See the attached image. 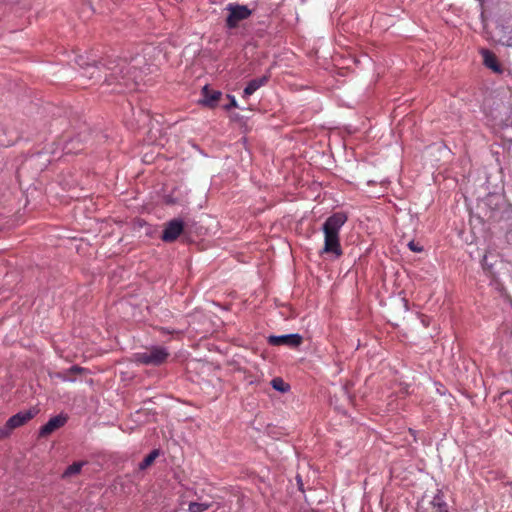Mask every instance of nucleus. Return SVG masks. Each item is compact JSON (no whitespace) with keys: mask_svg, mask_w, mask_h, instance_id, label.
<instances>
[{"mask_svg":"<svg viewBox=\"0 0 512 512\" xmlns=\"http://www.w3.org/2000/svg\"><path fill=\"white\" fill-rule=\"evenodd\" d=\"M87 69L92 70V72H90V77H93L96 71L100 72V68L96 65H89Z\"/></svg>","mask_w":512,"mask_h":512,"instance_id":"22","label":"nucleus"},{"mask_svg":"<svg viewBox=\"0 0 512 512\" xmlns=\"http://www.w3.org/2000/svg\"><path fill=\"white\" fill-rule=\"evenodd\" d=\"M408 247L411 251L416 252V242L415 240H411L408 243Z\"/></svg>","mask_w":512,"mask_h":512,"instance_id":"23","label":"nucleus"},{"mask_svg":"<svg viewBox=\"0 0 512 512\" xmlns=\"http://www.w3.org/2000/svg\"><path fill=\"white\" fill-rule=\"evenodd\" d=\"M272 387L279 392H287L290 388L289 384H287L282 378L276 377L271 381Z\"/></svg>","mask_w":512,"mask_h":512,"instance_id":"16","label":"nucleus"},{"mask_svg":"<svg viewBox=\"0 0 512 512\" xmlns=\"http://www.w3.org/2000/svg\"><path fill=\"white\" fill-rule=\"evenodd\" d=\"M303 342V338L299 334H287L275 336L271 335L268 337V343L273 346L285 345L288 347L296 348Z\"/></svg>","mask_w":512,"mask_h":512,"instance_id":"6","label":"nucleus"},{"mask_svg":"<svg viewBox=\"0 0 512 512\" xmlns=\"http://www.w3.org/2000/svg\"><path fill=\"white\" fill-rule=\"evenodd\" d=\"M85 464V462H74L73 464H71L70 466H68L66 468V470L64 471L62 477L63 478H68V477H71L73 475H76L78 473H80L83 465Z\"/></svg>","mask_w":512,"mask_h":512,"instance_id":"14","label":"nucleus"},{"mask_svg":"<svg viewBox=\"0 0 512 512\" xmlns=\"http://www.w3.org/2000/svg\"><path fill=\"white\" fill-rule=\"evenodd\" d=\"M35 416V412L32 410L20 411L17 414L10 417L7 424L12 430L23 426Z\"/></svg>","mask_w":512,"mask_h":512,"instance_id":"8","label":"nucleus"},{"mask_svg":"<svg viewBox=\"0 0 512 512\" xmlns=\"http://www.w3.org/2000/svg\"><path fill=\"white\" fill-rule=\"evenodd\" d=\"M227 97L230 99V103L228 105H226V107H225L226 109L238 107L237 101L234 96L228 95Z\"/></svg>","mask_w":512,"mask_h":512,"instance_id":"20","label":"nucleus"},{"mask_svg":"<svg viewBox=\"0 0 512 512\" xmlns=\"http://www.w3.org/2000/svg\"><path fill=\"white\" fill-rule=\"evenodd\" d=\"M202 96H203V99L201 100V102L205 106L214 108L217 106V104L222 96V93L217 90H212L208 86H204L202 89Z\"/></svg>","mask_w":512,"mask_h":512,"instance_id":"10","label":"nucleus"},{"mask_svg":"<svg viewBox=\"0 0 512 512\" xmlns=\"http://www.w3.org/2000/svg\"><path fill=\"white\" fill-rule=\"evenodd\" d=\"M11 432L12 428H10L6 423L4 427L0 428V439L9 436Z\"/></svg>","mask_w":512,"mask_h":512,"instance_id":"18","label":"nucleus"},{"mask_svg":"<svg viewBox=\"0 0 512 512\" xmlns=\"http://www.w3.org/2000/svg\"><path fill=\"white\" fill-rule=\"evenodd\" d=\"M184 222L180 219H172L165 224L161 239L164 242H174L183 232Z\"/></svg>","mask_w":512,"mask_h":512,"instance_id":"5","label":"nucleus"},{"mask_svg":"<svg viewBox=\"0 0 512 512\" xmlns=\"http://www.w3.org/2000/svg\"><path fill=\"white\" fill-rule=\"evenodd\" d=\"M431 512H448L447 504L439 496H435L430 502Z\"/></svg>","mask_w":512,"mask_h":512,"instance_id":"13","label":"nucleus"},{"mask_svg":"<svg viewBox=\"0 0 512 512\" xmlns=\"http://www.w3.org/2000/svg\"><path fill=\"white\" fill-rule=\"evenodd\" d=\"M159 456V450L157 449H154L153 451H151L143 460L142 462L139 463V469L140 470H145L147 469L149 466H151L154 461L156 460V458Z\"/></svg>","mask_w":512,"mask_h":512,"instance_id":"12","label":"nucleus"},{"mask_svg":"<svg viewBox=\"0 0 512 512\" xmlns=\"http://www.w3.org/2000/svg\"><path fill=\"white\" fill-rule=\"evenodd\" d=\"M348 217L344 212H336L329 216L322 226L324 233V246L322 253L333 254L339 258L343 254L340 243V230L347 222Z\"/></svg>","mask_w":512,"mask_h":512,"instance_id":"1","label":"nucleus"},{"mask_svg":"<svg viewBox=\"0 0 512 512\" xmlns=\"http://www.w3.org/2000/svg\"><path fill=\"white\" fill-rule=\"evenodd\" d=\"M271 77L270 72L268 71L265 75L260 78L252 79L248 82L247 86L243 91V98H248L252 94H254L260 87L266 85Z\"/></svg>","mask_w":512,"mask_h":512,"instance_id":"9","label":"nucleus"},{"mask_svg":"<svg viewBox=\"0 0 512 512\" xmlns=\"http://www.w3.org/2000/svg\"><path fill=\"white\" fill-rule=\"evenodd\" d=\"M109 69L111 72L105 79L109 85L116 82L127 89H132L137 83V80L141 77L140 71L126 60H120Z\"/></svg>","mask_w":512,"mask_h":512,"instance_id":"2","label":"nucleus"},{"mask_svg":"<svg viewBox=\"0 0 512 512\" xmlns=\"http://www.w3.org/2000/svg\"><path fill=\"white\" fill-rule=\"evenodd\" d=\"M67 420L68 417L62 414L52 417L45 425L40 428L39 437L49 436L57 429L63 427Z\"/></svg>","mask_w":512,"mask_h":512,"instance_id":"7","label":"nucleus"},{"mask_svg":"<svg viewBox=\"0 0 512 512\" xmlns=\"http://www.w3.org/2000/svg\"><path fill=\"white\" fill-rule=\"evenodd\" d=\"M54 376H55V377H57V378H59V379H61L62 381H73V380H74V379H73V377H71V376H69V375L67 374V371H66V372H64V373H62V372H57V373H55V375H54Z\"/></svg>","mask_w":512,"mask_h":512,"instance_id":"19","label":"nucleus"},{"mask_svg":"<svg viewBox=\"0 0 512 512\" xmlns=\"http://www.w3.org/2000/svg\"><path fill=\"white\" fill-rule=\"evenodd\" d=\"M226 10L229 12L226 18V26L230 29L236 28L239 22L249 18L252 13L247 6L235 3L228 4Z\"/></svg>","mask_w":512,"mask_h":512,"instance_id":"4","label":"nucleus"},{"mask_svg":"<svg viewBox=\"0 0 512 512\" xmlns=\"http://www.w3.org/2000/svg\"><path fill=\"white\" fill-rule=\"evenodd\" d=\"M212 503L209 502H190L188 505L189 512H204L211 508Z\"/></svg>","mask_w":512,"mask_h":512,"instance_id":"15","label":"nucleus"},{"mask_svg":"<svg viewBox=\"0 0 512 512\" xmlns=\"http://www.w3.org/2000/svg\"><path fill=\"white\" fill-rule=\"evenodd\" d=\"M418 319H420L421 323L424 325V326H428L429 325V318L423 314L419 315L418 314Z\"/></svg>","mask_w":512,"mask_h":512,"instance_id":"21","label":"nucleus"},{"mask_svg":"<svg viewBox=\"0 0 512 512\" xmlns=\"http://www.w3.org/2000/svg\"><path fill=\"white\" fill-rule=\"evenodd\" d=\"M84 371V368L80 367V366H77V365H74L72 367H70L68 370H67V374L69 376L72 377V375H75V374H80Z\"/></svg>","mask_w":512,"mask_h":512,"instance_id":"17","label":"nucleus"},{"mask_svg":"<svg viewBox=\"0 0 512 512\" xmlns=\"http://www.w3.org/2000/svg\"><path fill=\"white\" fill-rule=\"evenodd\" d=\"M480 53L483 57V63L487 68L496 73L502 72L501 65L499 64L498 59L493 52L488 49H482Z\"/></svg>","mask_w":512,"mask_h":512,"instance_id":"11","label":"nucleus"},{"mask_svg":"<svg viewBox=\"0 0 512 512\" xmlns=\"http://www.w3.org/2000/svg\"><path fill=\"white\" fill-rule=\"evenodd\" d=\"M170 353L161 346H152L144 352H138L133 355L134 361L139 364L159 366L166 362Z\"/></svg>","mask_w":512,"mask_h":512,"instance_id":"3","label":"nucleus"}]
</instances>
